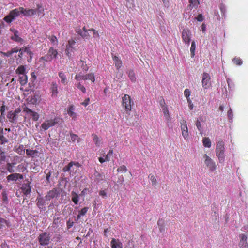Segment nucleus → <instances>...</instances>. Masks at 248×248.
Instances as JSON below:
<instances>
[{
    "label": "nucleus",
    "instance_id": "f257e3e1",
    "mask_svg": "<svg viewBox=\"0 0 248 248\" xmlns=\"http://www.w3.org/2000/svg\"><path fill=\"white\" fill-rule=\"evenodd\" d=\"M225 143L223 140L218 141L216 144V155L219 163L223 164L225 161Z\"/></svg>",
    "mask_w": 248,
    "mask_h": 248
},
{
    "label": "nucleus",
    "instance_id": "f03ea898",
    "mask_svg": "<svg viewBox=\"0 0 248 248\" xmlns=\"http://www.w3.org/2000/svg\"><path fill=\"white\" fill-rule=\"evenodd\" d=\"M203 158L204 159V163L209 171H215L217 169V165L214 160L212 159L210 156L207 155V154L204 155Z\"/></svg>",
    "mask_w": 248,
    "mask_h": 248
},
{
    "label": "nucleus",
    "instance_id": "7ed1b4c3",
    "mask_svg": "<svg viewBox=\"0 0 248 248\" xmlns=\"http://www.w3.org/2000/svg\"><path fill=\"white\" fill-rule=\"evenodd\" d=\"M21 14L20 8L15 9L10 12L9 14L3 18L7 23H10Z\"/></svg>",
    "mask_w": 248,
    "mask_h": 248
},
{
    "label": "nucleus",
    "instance_id": "20e7f679",
    "mask_svg": "<svg viewBox=\"0 0 248 248\" xmlns=\"http://www.w3.org/2000/svg\"><path fill=\"white\" fill-rule=\"evenodd\" d=\"M131 103L133 104L130 96L128 94H124L122 98V106L125 108L127 113L131 110Z\"/></svg>",
    "mask_w": 248,
    "mask_h": 248
},
{
    "label": "nucleus",
    "instance_id": "39448f33",
    "mask_svg": "<svg viewBox=\"0 0 248 248\" xmlns=\"http://www.w3.org/2000/svg\"><path fill=\"white\" fill-rule=\"evenodd\" d=\"M192 35L191 31H190L189 29H187V28H185V29H183L182 32V39L185 42V44H187L188 46H189L191 41Z\"/></svg>",
    "mask_w": 248,
    "mask_h": 248
},
{
    "label": "nucleus",
    "instance_id": "423d86ee",
    "mask_svg": "<svg viewBox=\"0 0 248 248\" xmlns=\"http://www.w3.org/2000/svg\"><path fill=\"white\" fill-rule=\"evenodd\" d=\"M60 122V119L59 117L55 118L53 120H48L46 121L41 124V127L45 130H47L49 127L55 125Z\"/></svg>",
    "mask_w": 248,
    "mask_h": 248
},
{
    "label": "nucleus",
    "instance_id": "0eeeda50",
    "mask_svg": "<svg viewBox=\"0 0 248 248\" xmlns=\"http://www.w3.org/2000/svg\"><path fill=\"white\" fill-rule=\"evenodd\" d=\"M21 111L20 108H16L14 111H10L8 112L7 117L9 119V121L12 123H15L18 118V114Z\"/></svg>",
    "mask_w": 248,
    "mask_h": 248
},
{
    "label": "nucleus",
    "instance_id": "6e6552de",
    "mask_svg": "<svg viewBox=\"0 0 248 248\" xmlns=\"http://www.w3.org/2000/svg\"><path fill=\"white\" fill-rule=\"evenodd\" d=\"M202 83L203 88L204 89L209 88L211 85V77L207 73H204L202 74Z\"/></svg>",
    "mask_w": 248,
    "mask_h": 248
},
{
    "label": "nucleus",
    "instance_id": "1a4fd4ad",
    "mask_svg": "<svg viewBox=\"0 0 248 248\" xmlns=\"http://www.w3.org/2000/svg\"><path fill=\"white\" fill-rule=\"evenodd\" d=\"M50 241L49 234L46 232L41 234L39 236V242L41 245H47Z\"/></svg>",
    "mask_w": 248,
    "mask_h": 248
},
{
    "label": "nucleus",
    "instance_id": "9d476101",
    "mask_svg": "<svg viewBox=\"0 0 248 248\" xmlns=\"http://www.w3.org/2000/svg\"><path fill=\"white\" fill-rule=\"evenodd\" d=\"M181 128L182 130V134L185 139L188 140L189 139V135L188 132V128L186 125V122L183 121L181 123Z\"/></svg>",
    "mask_w": 248,
    "mask_h": 248
},
{
    "label": "nucleus",
    "instance_id": "9b49d317",
    "mask_svg": "<svg viewBox=\"0 0 248 248\" xmlns=\"http://www.w3.org/2000/svg\"><path fill=\"white\" fill-rule=\"evenodd\" d=\"M75 79L78 80L90 79L93 82L95 81L94 75L93 73H90L86 75H76Z\"/></svg>",
    "mask_w": 248,
    "mask_h": 248
},
{
    "label": "nucleus",
    "instance_id": "f8f14e48",
    "mask_svg": "<svg viewBox=\"0 0 248 248\" xmlns=\"http://www.w3.org/2000/svg\"><path fill=\"white\" fill-rule=\"evenodd\" d=\"M73 166H76L77 167H80V164L78 162H73L71 161L70 162L68 165L65 166L63 168V171H76V170H74V168H73Z\"/></svg>",
    "mask_w": 248,
    "mask_h": 248
},
{
    "label": "nucleus",
    "instance_id": "ddd939ff",
    "mask_svg": "<svg viewBox=\"0 0 248 248\" xmlns=\"http://www.w3.org/2000/svg\"><path fill=\"white\" fill-rule=\"evenodd\" d=\"M60 190L58 189L54 188L52 190L48 192L46 196V200H50L52 198L57 197L60 194Z\"/></svg>",
    "mask_w": 248,
    "mask_h": 248
},
{
    "label": "nucleus",
    "instance_id": "4468645a",
    "mask_svg": "<svg viewBox=\"0 0 248 248\" xmlns=\"http://www.w3.org/2000/svg\"><path fill=\"white\" fill-rule=\"evenodd\" d=\"M239 238L240 239L239 243V246L240 248H248V245L247 241V236L245 234H240Z\"/></svg>",
    "mask_w": 248,
    "mask_h": 248
},
{
    "label": "nucleus",
    "instance_id": "2eb2a0df",
    "mask_svg": "<svg viewBox=\"0 0 248 248\" xmlns=\"http://www.w3.org/2000/svg\"><path fill=\"white\" fill-rule=\"evenodd\" d=\"M23 179V176L22 174H20L19 173H12L9 175H8L7 177V181H16L17 179Z\"/></svg>",
    "mask_w": 248,
    "mask_h": 248
},
{
    "label": "nucleus",
    "instance_id": "dca6fc26",
    "mask_svg": "<svg viewBox=\"0 0 248 248\" xmlns=\"http://www.w3.org/2000/svg\"><path fill=\"white\" fill-rule=\"evenodd\" d=\"M20 9L21 11V14H23L25 16L33 15L36 13V10L32 9L26 10L24 9L23 7H20Z\"/></svg>",
    "mask_w": 248,
    "mask_h": 248
},
{
    "label": "nucleus",
    "instance_id": "f3484780",
    "mask_svg": "<svg viewBox=\"0 0 248 248\" xmlns=\"http://www.w3.org/2000/svg\"><path fill=\"white\" fill-rule=\"evenodd\" d=\"M10 31L13 32L14 34V36L11 37L12 40L17 42H21L23 41V39L18 36V31L16 30L11 29Z\"/></svg>",
    "mask_w": 248,
    "mask_h": 248
},
{
    "label": "nucleus",
    "instance_id": "a211bd4d",
    "mask_svg": "<svg viewBox=\"0 0 248 248\" xmlns=\"http://www.w3.org/2000/svg\"><path fill=\"white\" fill-rule=\"evenodd\" d=\"M37 206L41 210V211H45L46 208L44 207L45 204V200L43 198H37Z\"/></svg>",
    "mask_w": 248,
    "mask_h": 248
},
{
    "label": "nucleus",
    "instance_id": "6ab92c4d",
    "mask_svg": "<svg viewBox=\"0 0 248 248\" xmlns=\"http://www.w3.org/2000/svg\"><path fill=\"white\" fill-rule=\"evenodd\" d=\"M52 60L51 57L46 54L45 55L44 57H42L40 58L39 60V62L42 63V68H45L46 66L45 62H50Z\"/></svg>",
    "mask_w": 248,
    "mask_h": 248
},
{
    "label": "nucleus",
    "instance_id": "aec40b11",
    "mask_svg": "<svg viewBox=\"0 0 248 248\" xmlns=\"http://www.w3.org/2000/svg\"><path fill=\"white\" fill-rule=\"evenodd\" d=\"M189 5L187 7L188 9H192L193 8H197L200 2L199 0H188Z\"/></svg>",
    "mask_w": 248,
    "mask_h": 248
},
{
    "label": "nucleus",
    "instance_id": "412c9836",
    "mask_svg": "<svg viewBox=\"0 0 248 248\" xmlns=\"http://www.w3.org/2000/svg\"><path fill=\"white\" fill-rule=\"evenodd\" d=\"M201 121H203V117H199L195 122V125L197 126L200 132L202 134L203 131V128L201 125Z\"/></svg>",
    "mask_w": 248,
    "mask_h": 248
},
{
    "label": "nucleus",
    "instance_id": "4be33fe9",
    "mask_svg": "<svg viewBox=\"0 0 248 248\" xmlns=\"http://www.w3.org/2000/svg\"><path fill=\"white\" fill-rule=\"evenodd\" d=\"M162 112L163 113L164 116L165 118V119L167 121V123H168L170 121V114L168 108L167 106H163L162 107Z\"/></svg>",
    "mask_w": 248,
    "mask_h": 248
},
{
    "label": "nucleus",
    "instance_id": "5701e85b",
    "mask_svg": "<svg viewBox=\"0 0 248 248\" xmlns=\"http://www.w3.org/2000/svg\"><path fill=\"white\" fill-rule=\"evenodd\" d=\"M47 54L51 57L52 60L56 59L58 55V53L56 49H54L53 47H50Z\"/></svg>",
    "mask_w": 248,
    "mask_h": 248
},
{
    "label": "nucleus",
    "instance_id": "b1692460",
    "mask_svg": "<svg viewBox=\"0 0 248 248\" xmlns=\"http://www.w3.org/2000/svg\"><path fill=\"white\" fill-rule=\"evenodd\" d=\"M0 141L1 144H3L8 142V139L3 135V129L1 127L0 128Z\"/></svg>",
    "mask_w": 248,
    "mask_h": 248
},
{
    "label": "nucleus",
    "instance_id": "393cba45",
    "mask_svg": "<svg viewBox=\"0 0 248 248\" xmlns=\"http://www.w3.org/2000/svg\"><path fill=\"white\" fill-rule=\"evenodd\" d=\"M127 73L128 74V76L130 79V80L132 82H135L136 81V77L135 74V73L134 72V71L132 69L129 70Z\"/></svg>",
    "mask_w": 248,
    "mask_h": 248
},
{
    "label": "nucleus",
    "instance_id": "a878e982",
    "mask_svg": "<svg viewBox=\"0 0 248 248\" xmlns=\"http://www.w3.org/2000/svg\"><path fill=\"white\" fill-rule=\"evenodd\" d=\"M26 152L27 155L31 157L37 156L38 153V152L37 150H32L31 149H26Z\"/></svg>",
    "mask_w": 248,
    "mask_h": 248
},
{
    "label": "nucleus",
    "instance_id": "bb28decb",
    "mask_svg": "<svg viewBox=\"0 0 248 248\" xmlns=\"http://www.w3.org/2000/svg\"><path fill=\"white\" fill-rule=\"evenodd\" d=\"M113 59L115 62V65L118 69H119L122 66V62L121 60L116 56H114L113 57Z\"/></svg>",
    "mask_w": 248,
    "mask_h": 248
},
{
    "label": "nucleus",
    "instance_id": "cd10ccee",
    "mask_svg": "<svg viewBox=\"0 0 248 248\" xmlns=\"http://www.w3.org/2000/svg\"><path fill=\"white\" fill-rule=\"evenodd\" d=\"M51 90H52V95L53 96H57L58 91V86L56 83H52V87H51Z\"/></svg>",
    "mask_w": 248,
    "mask_h": 248
},
{
    "label": "nucleus",
    "instance_id": "c85d7f7f",
    "mask_svg": "<svg viewBox=\"0 0 248 248\" xmlns=\"http://www.w3.org/2000/svg\"><path fill=\"white\" fill-rule=\"evenodd\" d=\"M203 145L205 147H211V141L210 139L208 137H204L202 139Z\"/></svg>",
    "mask_w": 248,
    "mask_h": 248
},
{
    "label": "nucleus",
    "instance_id": "c756f323",
    "mask_svg": "<svg viewBox=\"0 0 248 248\" xmlns=\"http://www.w3.org/2000/svg\"><path fill=\"white\" fill-rule=\"evenodd\" d=\"M23 193L25 195H28L30 193L31 191V188L30 184L26 185L22 187Z\"/></svg>",
    "mask_w": 248,
    "mask_h": 248
},
{
    "label": "nucleus",
    "instance_id": "7c9ffc66",
    "mask_svg": "<svg viewBox=\"0 0 248 248\" xmlns=\"http://www.w3.org/2000/svg\"><path fill=\"white\" fill-rule=\"evenodd\" d=\"M196 49V43L195 41L191 42V46L190 48V54L191 57H194L195 56V52Z\"/></svg>",
    "mask_w": 248,
    "mask_h": 248
},
{
    "label": "nucleus",
    "instance_id": "2f4dec72",
    "mask_svg": "<svg viewBox=\"0 0 248 248\" xmlns=\"http://www.w3.org/2000/svg\"><path fill=\"white\" fill-rule=\"evenodd\" d=\"M74 109V106L73 105H71L69 108L67 113L73 118H75L76 117V114L73 111Z\"/></svg>",
    "mask_w": 248,
    "mask_h": 248
},
{
    "label": "nucleus",
    "instance_id": "473e14b6",
    "mask_svg": "<svg viewBox=\"0 0 248 248\" xmlns=\"http://www.w3.org/2000/svg\"><path fill=\"white\" fill-rule=\"evenodd\" d=\"M20 83L22 85H25L27 82V77L25 74L21 75L19 77Z\"/></svg>",
    "mask_w": 248,
    "mask_h": 248
},
{
    "label": "nucleus",
    "instance_id": "72a5a7b5",
    "mask_svg": "<svg viewBox=\"0 0 248 248\" xmlns=\"http://www.w3.org/2000/svg\"><path fill=\"white\" fill-rule=\"evenodd\" d=\"M226 80H227V83H228L229 91H232V90L234 87V83H233L232 80H231V79H230L229 78H227Z\"/></svg>",
    "mask_w": 248,
    "mask_h": 248
},
{
    "label": "nucleus",
    "instance_id": "f704fd0d",
    "mask_svg": "<svg viewBox=\"0 0 248 248\" xmlns=\"http://www.w3.org/2000/svg\"><path fill=\"white\" fill-rule=\"evenodd\" d=\"M220 10L222 14V16H225L226 12V8L225 5L223 4V3H221L219 6Z\"/></svg>",
    "mask_w": 248,
    "mask_h": 248
},
{
    "label": "nucleus",
    "instance_id": "c9c22d12",
    "mask_svg": "<svg viewBox=\"0 0 248 248\" xmlns=\"http://www.w3.org/2000/svg\"><path fill=\"white\" fill-rule=\"evenodd\" d=\"M44 9L42 7V6L38 4L37 9L36 11L38 15H41L42 16H43L44 15Z\"/></svg>",
    "mask_w": 248,
    "mask_h": 248
},
{
    "label": "nucleus",
    "instance_id": "e433bc0d",
    "mask_svg": "<svg viewBox=\"0 0 248 248\" xmlns=\"http://www.w3.org/2000/svg\"><path fill=\"white\" fill-rule=\"evenodd\" d=\"M18 52V49L17 48H14L10 51H7L4 53V55L7 57H10L13 53H17Z\"/></svg>",
    "mask_w": 248,
    "mask_h": 248
},
{
    "label": "nucleus",
    "instance_id": "4c0bfd02",
    "mask_svg": "<svg viewBox=\"0 0 248 248\" xmlns=\"http://www.w3.org/2000/svg\"><path fill=\"white\" fill-rule=\"evenodd\" d=\"M227 117L230 122H232L233 120V111L231 108H229L227 112Z\"/></svg>",
    "mask_w": 248,
    "mask_h": 248
},
{
    "label": "nucleus",
    "instance_id": "58836bf2",
    "mask_svg": "<svg viewBox=\"0 0 248 248\" xmlns=\"http://www.w3.org/2000/svg\"><path fill=\"white\" fill-rule=\"evenodd\" d=\"M72 195L73 196L72 197V200L73 201V202L76 204H77L78 203V195L75 192H72Z\"/></svg>",
    "mask_w": 248,
    "mask_h": 248
},
{
    "label": "nucleus",
    "instance_id": "ea45409f",
    "mask_svg": "<svg viewBox=\"0 0 248 248\" xmlns=\"http://www.w3.org/2000/svg\"><path fill=\"white\" fill-rule=\"evenodd\" d=\"M93 137V140L97 146H99L100 145V140L98 137L95 134H92Z\"/></svg>",
    "mask_w": 248,
    "mask_h": 248
},
{
    "label": "nucleus",
    "instance_id": "a19ab883",
    "mask_svg": "<svg viewBox=\"0 0 248 248\" xmlns=\"http://www.w3.org/2000/svg\"><path fill=\"white\" fill-rule=\"evenodd\" d=\"M25 71V68L23 65H21L18 67L16 70V72L17 74L23 75L24 74Z\"/></svg>",
    "mask_w": 248,
    "mask_h": 248
},
{
    "label": "nucleus",
    "instance_id": "79ce46f5",
    "mask_svg": "<svg viewBox=\"0 0 248 248\" xmlns=\"http://www.w3.org/2000/svg\"><path fill=\"white\" fill-rule=\"evenodd\" d=\"M149 178L151 181L152 185L153 186H155L157 184V181L154 175H149Z\"/></svg>",
    "mask_w": 248,
    "mask_h": 248
},
{
    "label": "nucleus",
    "instance_id": "37998d69",
    "mask_svg": "<svg viewBox=\"0 0 248 248\" xmlns=\"http://www.w3.org/2000/svg\"><path fill=\"white\" fill-rule=\"evenodd\" d=\"M232 61L237 65H241L243 63L242 60L239 58H234L233 59Z\"/></svg>",
    "mask_w": 248,
    "mask_h": 248
},
{
    "label": "nucleus",
    "instance_id": "c03bdc74",
    "mask_svg": "<svg viewBox=\"0 0 248 248\" xmlns=\"http://www.w3.org/2000/svg\"><path fill=\"white\" fill-rule=\"evenodd\" d=\"M190 93H191V91H190V90H189V89H188V88H186L185 90L184 94V95L185 96V97H186V98L187 99V101L188 100V99L190 97Z\"/></svg>",
    "mask_w": 248,
    "mask_h": 248
},
{
    "label": "nucleus",
    "instance_id": "a18cd8bd",
    "mask_svg": "<svg viewBox=\"0 0 248 248\" xmlns=\"http://www.w3.org/2000/svg\"><path fill=\"white\" fill-rule=\"evenodd\" d=\"M30 115L32 116V119L35 121H37L39 118V115L34 111H32Z\"/></svg>",
    "mask_w": 248,
    "mask_h": 248
},
{
    "label": "nucleus",
    "instance_id": "49530a36",
    "mask_svg": "<svg viewBox=\"0 0 248 248\" xmlns=\"http://www.w3.org/2000/svg\"><path fill=\"white\" fill-rule=\"evenodd\" d=\"M88 209V207H84L82 208L81 211L79 212V215H78V218H79L80 217V216H83L87 212Z\"/></svg>",
    "mask_w": 248,
    "mask_h": 248
},
{
    "label": "nucleus",
    "instance_id": "de8ad7c7",
    "mask_svg": "<svg viewBox=\"0 0 248 248\" xmlns=\"http://www.w3.org/2000/svg\"><path fill=\"white\" fill-rule=\"evenodd\" d=\"M22 51L23 52H27L28 54H29L30 55L31 58V55L32 54V53L30 51L29 48H28L27 47H23L22 48H21L20 49H18V51Z\"/></svg>",
    "mask_w": 248,
    "mask_h": 248
},
{
    "label": "nucleus",
    "instance_id": "09e8293b",
    "mask_svg": "<svg viewBox=\"0 0 248 248\" xmlns=\"http://www.w3.org/2000/svg\"><path fill=\"white\" fill-rule=\"evenodd\" d=\"M6 165H7V169L9 172L13 173L15 171V170L13 169V166L11 163H7Z\"/></svg>",
    "mask_w": 248,
    "mask_h": 248
},
{
    "label": "nucleus",
    "instance_id": "8fccbe9b",
    "mask_svg": "<svg viewBox=\"0 0 248 248\" xmlns=\"http://www.w3.org/2000/svg\"><path fill=\"white\" fill-rule=\"evenodd\" d=\"M127 168L124 165H122L117 169L118 172H126L127 171Z\"/></svg>",
    "mask_w": 248,
    "mask_h": 248
},
{
    "label": "nucleus",
    "instance_id": "3c124183",
    "mask_svg": "<svg viewBox=\"0 0 248 248\" xmlns=\"http://www.w3.org/2000/svg\"><path fill=\"white\" fill-rule=\"evenodd\" d=\"M23 145H20L18 148L16 149V152L20 155H23L25 153V150L23 149Z\"/></svg>",
    "mask_w": 248,
    "mask_h": 248
},
{
    "label": "nucleus",
    "instance_id": "603ef678",
    "mask_svg": "<svg viewBox=\"0 0 248 248\" xmlns=\"http://www.w3.org/2000/svg\"><path fill=\"white\" fill-rule=\"evenodd\" d=\"M48 38L50 39L51 42L54 44H58V40L56 37L54 35H52L51 36H49Z\"/></svg>",
    "mask_w": 248,
    "mask_h": 248
},
{
    "label": "nucleus",
    "instance_id": "864d4df0",
    "mask_svg": "<svg viewBox=\"0 0 248 248\" xmlns=\"http://www.w3.org/2000/svg\"><path fill=\"white\" fill-rule=\"evenodd\" d=\"M59 77H60V78H61V81L62 83H65V81H66V78L64 76V74L62 72H60L59 74Z\"/></svg>",
    "mask_w": 248,
    "mask_h": 248
},
{
    "label": "nucleus",
    "instance_id": "5fc2aeb1",
    "mask_svg": "<svg viewBox=\"0 0 248 248\" xmlns=\"http://www.w3.org/2000/svg\"><path fill=\"white\" fill-rule=\"evenodd\" d=\"M73 50V47H69L68 46H66V48L65 49L66 55L69 58L71 56L70 51Z\"/></svg>",
    "mask_w": 248,
    "mask_h": 248
},
{
    "label": "nucleus",
    "instance_id": "6e6d98bb",
    "mask_svg": "<svg viewBox=\"0 0 248 248\" xmlns=\"http://www.w3.org/2000/svg\"><path fill=\"white\" fill-rule=\"evenodd\" d=\"M195 19H196L200 22H202V21L204 19V17L202 16V14H199L197 16L194 17Z\"/></svg>",
    "mask_w": 248,
    "mask_h": 248
},
{
    "label": "nucleus",
    "instance_id": "4d7b16f0",
    "mask_svg": "<svg viewBox=\"0 0 248 248\" xmlns=\"http://www.w3.org/2000/svg\"><path fill=\"white\" fill-rule=\"evenodd\" d=\"M157 224L160 228V230L162 232L164 229L163 228V225L164 224V221L162 219H159L158 221Z\"/></svg>",
    "mask_w": 248,
    "mask_h": 248
},
{
    "label": "nucleus",
    "instance_id": "13d9d810",
    "mask_svg": "<svg viewBox=\"0 0 248 248\" xmlns=\"http://www.w3.org/2000/svg\"><path fill=\"white\" fill-rule=\"evenodd\" d=\"M77 88L79 89L83 93H85L86 92V89L80 83H78V84L77 86Z\"/></svg>",
    "mask_w": 248,
    "mask_h": 248
},
{
    "label": "nucleus",
    "instance_id": "bf43d9fd",
    "mask_svg": "<svg viewBox=\"0 0 248 248\" xmlns=\"http://www.w3.org/2000/svg\"><path fill=\"white\" fill-rule=\"evenodd\" d=\"M2 200L4 202H7V201H8V197H7V194L6 193V192L4 191H3L2 193Z\"/></svg>",
    "mask_w": 248,
    "mask_h": 248
},
{
    "label": "nucleus",
    "instance_id": "052dcab7",
    "mask_svg": "<svg viewBox=\"0 0 248 248\" xmlns=\"http://www.w3.org/2000/svg\"><path fill=\"white\" fill-rule=\"evenodd\" d=\"M70 136L71 140L73 142H74L78 139V135L74 134L73 133H70Z\"/></svg>",
    "mask_w": 248,
    "mask_h": 248
},
{
    "label": "nucleus",
    "instance_id": "680f3d73",
    "mask_svg": "<svg viewBox=\"0 0 248 248\" xmlns=\"http://www.w3.org/2000/svg\"><path fill=\"white\" fill-rule=\"evenodd\" d=\"M6 223L7 221L4 218H2L0 217V228H2L4 226V224Z\"/></svg>",
    "mask_w": 248,
    "mask_h": 248
},
{
    "label": "nucleus",
    "instance_id": "e2e57ef3",
    "mask_svg": "<svg viewBox=\"0 0 248 248\" xmlns=\"http://www.w3.org/2000/svg\"><path fill=\"white\" fill-rule=\"evenodd\" d=\"M117 240L113 238L111 242L112 248H117L116 246Z\"/></svg>",
    "mask_w": 248,
    "mask_h": 248
},
{
    "label": "nucleus",
    "instance_id": "0e129e2a",
    "mask_svg": "<svg viewBox=\"0 0 248 248\" xmlns=\"http://www.w3.org/2000/svg\"><path fill=\"white\" fill-rule=\"evenodd\" d=\"M81 36L83 38L88 39L90 35L88 33V31H86L83 32Z\"/></svg>",
    "mask_w": 248,
    "mask_h": 248
},
{
    "label": "nucleus",
    "instance_id": "69168bd1",
    "mask_svg": "<svg viewBox=\"0 0 248 248\" xmlns=\"http://www.w3.org/2000/svg\"><path fill=\"white\" fill-rule=\"evenodd\" d=\"M5 159V156L4 155V153L0 150V161H3Z\"/></svg>",
    "mask_w": 248,
    "mask_h": 248
},
{
    "label": "nucleus",
    "instance_id": "338daca9",
    "mask_svg": "<svg viewBox=\"0 0 248 248\" xmlns=\"http://www.w3.org/2000/svg\"><path fill=\"white\" fill-rule=\"evenodd\" d=\"M95 177H96V179H100V180H102L104 178V176L102 175L101 174H100V173H98L97 172H96L95 173Z\"/></svg>",
    "mask_w": 248,
    "mask_h": 248
},
{
    "label": "nucleus",
    "instance_id": "774afa93",
    "mask_svg": "<svg viewBox=\"0 0 248 248\" xmlns=\"http://www.w3.org/2000/svg\"><path fill=\"white\" fill-rule=\"evenodd\" d=\"M76 42L73 40H70L68 41V44L67 45L69 47H72V46L75 44Z\"/></svg>",
    "mask_w": 248,
    "mask_h": 248
}]
</instances>
